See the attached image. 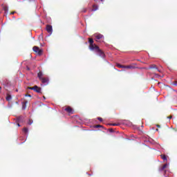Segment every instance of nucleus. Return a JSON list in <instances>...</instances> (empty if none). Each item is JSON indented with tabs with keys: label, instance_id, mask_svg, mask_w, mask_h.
Masks as SVG:
<instances>
[{
	"label": "nucleus",
	"instance_id": "c85d7f7f",
	"mask_svg": "<svg viewBox=\"0 0 177 177\" xmlns=\"http://www.w3.org/2000/svg\"><path fill=\"white\" fill-rule=\"evenodd\" d=\"M155 75H156V77L157 78H158V77H160V75H159L158 74H155Z\"/></svg>",
	"mask_w": 177,
	"mask_h": 177
},
{
	"label": "nucleus",
	"instance_id": "7ed1b4c3",
	"mask_svg": "<svg viewBox=\"0 0 177 177\" xmlns=\"http://www.w3.org/2000/svg\"><path fill=\"white\" fill-rule=\"evenodd\" d=\"M28 89H30L31 91H35L37 93H41V88L38 86H35L33 87H28Z\"/></svg>",
	"mask_w": 177,
	"mask_h": 177
},
{
	"label": "nucleus",
	"instance_id": "e433bc0d",
	"mask_svg": "<svg viewBox=\"0 0 177 177\" xmlns=\"http://www.w3.org/2000/svg\"><path fill=\"white\" fill-rule=\"evenodd\" d=\"M44 99H45V96H44Z\"/></svg>",
	"mask_w": 177,
	"mask_h": 177
},
{
	"label": "nucleus",
	"instance_id": "473e14b6",
	"mask_svg": "<svg viewBox=\"0 0 177 177\" xmlns=\"http://www.w3.org/2000/svg\"><path fill=\"white\" fill-rule=\"evenodd\" d=\"M10 15H15V12H11Z\"/></svg>",
	"mask_w": 177,
	"mask_h": 177
},
{
	"label": "nucleus",
	"instance_id": "f257e3e1",
	"mask_svg": "<svg viewBox=\"0 0 177 177\" xmlns=\"http://www.w3.org/2000/svg\"><path fill=\"white\" fill-rule=\"evenodd\" d=\"M32 50L35 53H37L39 56H41L44 53V50H42V49H39V47L37 46H33Z\"/></svg>",
	"mask_w": 177,
	"mask_h": 177
},
{
	"label": "nucleus",
	"instance_id": "f704fd0d",
	"mask_svg": "<svg viewBox=\"0 0 177 177\" xmlns=\"http://www.w3.org/2000/svg\"><path fill=\"white\" fill-rule=\"evenodd\" d=\"M0 89H2V87L0 86Z\"/></svg>",
	"mask_w": 177,
	"mask_h": 177
},
{
	"label": "nucleus",
	"instance_id": "39448f33",
	"mask_svg": "<svg viewBox=\"0 0 177 177\" xmlns=\"http://www.w3.org/2000/svg\"><path fill=\"white\" fill-rule=\"evenodd\" d=\"M46 30L48 34L52 35V32H53V28H52V26L50 25H47L46 26Z\"/></svg>",
	"mask_w": 177,
	"mask_h": 177
},
{
	"label": "nucleus",
	"instance_id": "393cba45",
	"mask_svg": "<svg viewBox=\"0 0 177 177\" xmlns=\"http://www.w3.org/2000/svg\"><path fill=\"white\" fill-rule=\"evenodd\" d=\"M3 10H5V12H7V10H8V7H7V6H4V7H3Z\"/></svg>",
	"mask_w": 177,
	"mask_h": 177
},
{
	"label": "nucleus",
	"instance_id": "1a4fd4ad",
	"mask_svg": "<svg viewBox=\"0 0 177 177\" xmlns=\"http://www.w3.org/2000/svg\"><path fill=\"white\" fill-rule=\"evenodd\" d=\"M27 103H28L27 100H25L24 102H22L23 110H26V107H27Z\"/></svg>",
	"mask_w": 177,
	"mask_h": 177
},
{
	"label": "nucleus",
	"instance_id": "6ab92c4d",
	"mask_svg": "<svg viewBox=\"0 0 177 177\" xmlns=\"http://www.w3.org/2000/svg\"><path fill=\"white\" fill-rule=\"evenodd\" d=\"M94 128H103V126L100 124H97L94 126Z\"/></svg>",
	"mask_w": 177,
	"mask_h": 177
},
{
	"label": "nucleus",
	"instance_id": "a878e982",
	"mask_svg": "<svg viewBox=\"0 0 177 177\" xmlns=\"http://www.w3.org/2000/svg\"><path fill=\"white\" fill-rule=\"evenodd\" d=\"M109 132H111V133L114 132V130H113V129H109Z\"/></svg>",
	"mask_w": 177,
	"mask_h": 177
},
{
	"label": "nucleus",
	"instance_id": "2eb2a0df",
	"mask_svg": "<svg viewBox=\"0 0 177 177\" xmlns=\"http://www.w3.org/2000/svg\"><path fill=\"white\" fill-rule=\"evenodd\" d=\"M6 100H7L8 102H10V100H12V95H8L6 96Z\"/></svg>",
	"mask_w": 177,
	"mask_h": 177
},
{
	"label": "nucleus",
	"instance_id": "b1692460",
	"mask_svg": "<svg viewBox=\"0 0 177 177\" xmlns=\"http://www.w3.org/2000/svg\"><path fill=\"white\" fill-rule=\"evenodd\" d=\"M98 121H100L102 122L103 121V118H97Z\"/></svg>",
	"mask_w": 177,
	"mask_h": 177
},
{
	"label": "nucleus",
	"instance_id": "f3484780",
	"mask_svg": "<svg viewBox=\"0 0 177 177\" xmlns=\"http://www.w3.org/2000/svg\"><path fill=\"white\" fill-rule=\"evenodd\" d=\"M117 67H118L119 68H124L125 66L117 64Z\"/></svg>",
	"mask_w": 177,
	"mask_h": 177
},
{
	"label": "nucleus",
	"instance_id": "6e6552de",
	"mask_svg": "<svg viewBox=\"0 0 177 177\" xmlns=\"http://www.w3.org/2000/svg\"><path fill=\"white\" fill-rule=\"evenodd\" d=\"M153 68H155L156 70H158L157 66L156 64H152L149 68H145V69L146 70H151Z\"/></svg>",
	"mask_w": 177,
	"mask_h": 177
},
{
	"label": "nucleus",
	"instance_id": "cd10ccee",
	"mask_svg": "<svg viewBox=\"0 0 177 177\" xmlns=\"http://www.w3.org/2000/svg\"><path fill=\"white\" fill-rule=\"evenodd\" d=\"M111 125H113V127H115L117 125H118V124H111Z\"/></svg>",
	"mask_w": 177,
	"mask_h": 177
},
{
	"label": "nucleus",
	"instance_id": "72a5a7b5",
	"mask_svg": "<svg viewBox=\"0 0 177 177\" xmlns=\"http://www.w3.org/2000/svg\"><path fill=\"white\" fill-rule=\"evenodd\" d=\"M17 126H18V127H20V124L18 123V124H17Z\"/></svg>",
	"mask_w": 177,
	"mask_h": 177
},
{
	"label": "nucleus",
	"instance_id": "f03ea898",
	"mask_svg": "<svg viewBox=\"0 0 177 177\" xmlns=\"http://www.w3.org/2000/svg\"><path fill=\"white\" fill-rule=\"evenodd\" d=\"M95 52L97 53H98L99 56H100V57H104L106 56V55L104 54V52H103V50H100V48L99 47H95Z\"/></svg>",
	"mask_w": 177,
	"mask_h": 177
},
{
	"label": "nucleus",
	"instance_id": "0eeeda50",
	"mask_svg": "<svg viewBox=\"0 0 177 177\" xmlns=\"http://www.w3.org/2000/svg\"><path fill=\"white\" fill-rule=\"evenodd\" d=\"M96 47H98V46H96L95 44H93V43L89 45V49H91V50H96Z\"/></svg>",
	"mask_w": 177,
	"mask_h": 177
},
{
	"label": "nucleus",
	"instance_id": "a211bd4d",
	"mask_svg": "<svg viewBox=\"0 0 177 177\" xmlns=\"http://www.w3.org/2000/svg\"><path fill=\"white\" fill-rule=\"evenodd\" d=\"M88 44H93V39H92V38H88Z\"/></svg>",
	"mask_w": 177,
	"mask_h": 177
},
{
	"label": "nucleus",
	"instance_id": "2f4dec72",
	"mask_svg": "<svg viewBox=\"0 0 177 177\" xmlns=\"http://www.w3.org/2000/svg\"><path fill=\"white\" fill-rule=\"evenodd\" d=\"M168 118H169V120H171V118H172V116H169V117H168Z\"/></svg>",
	"mask_w": 177,
	"mask_h": 177
},
{
	"label": "nucleus",
	"instance_id": "f8f14e48",
	"mask_svg": "<svg viewBox=\"0 0 177 177\" xmlns=\"http://www.w3.org/2000/svg\"><path fill=\"white\" fill-rule=\"evenodd\" d=\"M124 68L133 69V68H136V67L133 65H128V66H124Z\"/></svg>",
	"mask_w": 177,
	"mask_h": 177
},
{
	"label": "nucleus",
	"instance_id": "7c9ffc66",
	"mask_svg": "<svg viewBox=\"0 0 177 177\" xmlns=\"http://www.w3.org/2000/svg\"><path fill=\"white\" fill-rule=\"evenodd\" d=\"M156 70L158 71V73H161V71L160 69H156Z\"/></svg>",
	"mask_w": 177,
	"mask_h": 177
},
{
	"label": "nucleus",
	"instance_id": "ddd939ff",
	"mask_svg": "<svg viewBox=\"0 0 177 177\" xmlns=\"http://www.w3.org/2000/svg\"><path fill=\"white\" fill-rule=\"evenodd\" d=\"M95 38H96V39H102V38H104V37L102 35L99 34V35H95Z\"/></svg>",
	"mask_w": 177,
	"mask_h": 177
},
{
	"label": "nucleus",
	"instance_id": "9d476101",
	"mask_svg": "<svg viewBox=\"0 0 177 177\" xmlns=\"http://www.w3.org/2000/svg\"><path fill=\"white\" fill-rule=\"evenodd\" d=\"M37 77L39 80H41V78H44V73H42V72H39L37 73Z\"/></svg>",
	"mask_w": 177,
	"mask_h": 177
},
{
	"label": "nucleus",
	"instance_id": "c756f323",
	"mask_svg": "<svg viewBox=\"0 0 177 177\" xmlns=\"http://www.w3.org/2000/svg\"><path fill=\"white\" fill-rule=\"evenodd\" d=\"M156 127H157V128H160V124H157Z\"/></svg>",
	"mask_w": 177,
	"mask_h": 177
},
{
	"label": "nucleus",
	"instance_id": "20e7f679",
	"mask_svg": "<svg viewBox=\"0 0 177 177\" xmlns=\"http://www.w3.org/2000/svg\"><path fill=\"white\" fill-rule=\"evenodd\" d=\"M40 81L44 85H48L49 84V77H43L40 79Z\"/></svg>",
	"mask_w": 177,
	"mask_h": 177
},
{
	"label": "nucleus",
	"instance_id": "aec40b11",
	"mask_svg": "<svg viewBox=\"0 0 177 177\" xmlns=\"http://www.w3.org/2000/svg\"><path fill=\"white\" fill-rule=\"evenodd\" d=\"M23 131L25 133H27L28 132V129H27V127H24V129H23Z\"/></svg>",
	"mask_w": 177,
	"mask_h": 177
},
{
	"label": "nucleus",
	"instance_id": "4468645a",
	"mask_svg": "<svg viewBox=\"0 0 177 177\" xmlns=\"http://www.w3.org/2000/svg\"><path fill=\"white\" fill-rule=\"evenodd\" d=\"M160 157H161V158L162 159L163 161H168V159L167 158V156L161 155Z\"/></svg>",
	"mask_w": 177,
	"mask_h": 177
},
{
	"label": "nucleus",
	"instance_id": "9b49d317",
	"mask_svg": "<svg viewBox=\"0 0 177 177\" xmlns=\"http://www.w3.org/2000/svg\"><path fill=\"white\" fill-rule=\"evenodd\" d=\"M167 167H168V164L166 163L159 169V171H164Z\"/></svg>",
	"mask_w": 177,
	"mask_h": 177
},
{
	"label": "nucleus",
	"instance_id": "c9c22d12",
	"mask_svg": "<svg viewBox=\"0 0 177 177\" xmlns=\"http://www.w3.org/2000/svg\"><path fill=\"white\" fill-rule=\"evenodd\" d=\"M102 2H103V0H101Z\"/></svg>",
	"mask_w": 177,
	"mask_h": 177
},
{
	"label": "nucleus",
	"instance_id": "412c9836",
	"mask_svg": "<svg viewBox=\"0 0 177 177\" xmlns=\"http://www.w3.org/2000/svg\"><path fill=\"white\" fill-rule=\"evenodd\" d=\"M28 125H31V124H32V120H29V121L28 122Z\"/></svg>",
	"mask_w": 177,
	"mask_h": 177
},
{
	"label": "nucleus",
	"instance_id": "4be33fe9",
	"mask_svg": "<svg viewBox=\"0 0 177 177\" xmlns=\"http://www.w3.org/2000/svg\"><path fill=\"white\" fill-rule=\"evenodd\" d=\"M82 12L83 13H86V8H83V9L82 10Z\"/></svg>",
	"mask_w": 177,
	"mask_h": 177
},
{
	"label": "nucleus",
	"instance_id": "bb28decb",
	"mask_svg": "<svg viewBox=\"0 0 177 177\" xmlns=\"http://www.w3.org/2000/svg\"><path fill=\"white\" fill-rule=\"evenodd\" d=\"M25 96L28 97H31V95H30V94H26V95H25Z\"/></svg>",
	"mask_w": 177,
	"mask_h": 177
},
{
	"label": "nucleus",
	"instance_id": "5701e85b",
	"mask_svg": "<svg viewBox=\"0 0 177 177\" xmlns=\"http://www.w3.org/2000/svg\"><path fill=\"white\" fill-rule=\"evenodd\" d=\"M173 85H175V86H177V80L173 82Z\"/></svg>",
	"mask_w": 177,
	"mask_h": 177
},
{
	"label": "nucleus",
	"instance_id": "dca6fc26",
	"mask_svg": "<svg viewBox=\"0 0 177 177\" xmlns=\"http://www.w3.org/2000/svg\"><path fill=\"white\" fill-rule=\"evenodd\" d=\"M97 9H98V7H97V5H93V10H92L93 12H95V11L97 10Z\"/></svg>",
	"mask_w": 177,
	"mask_h": 177
},
{
	"label": "nucleus",
	"instance_id": "423d86ee",
	"mask_svg": "<svg viewBox=\"0 0 177 177\" xmlns=\"http://www.w3.org/2000/svg\"><path fill=\"white\" fill-rule=\"evenodd\" d=\"M64 110L69 114H73V108L71 106H66V108H64Z\"/></svg>",
	"mask_w": 177,
	"mask_h": 177
}]
</instances>
